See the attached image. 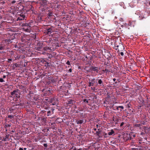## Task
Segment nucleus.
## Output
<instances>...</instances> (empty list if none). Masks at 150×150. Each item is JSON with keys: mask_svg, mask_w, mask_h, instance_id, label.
<instances>
[{"mask_svg": "<svg viewBox=\"0 0 150 150\" xmlns=\"http://www.w3.org/2000/svg\"><path fill=\"white\" fill-rule=\"evenodd\" d=\"M69 71L70 72H72V69L71 68L69 70Z\"/></svg>", "mask_w": 150, "mask_h": 150, "instance_id": "39", "label": "nucleus"}, {"mask_svg": "<svg viewBox=\"0 0 150 150\" xmlns=\"http://www.w3.org/2000/svg\"><path fill=\"white\" fill-rule=\"evenodd\" d=\"M45 53H46V52H43V54H45Z\"/></svg>", "mask_w": 150, "mask_h": 150, "instance_id": "56", "label": "nucleus"}, {"mask_svg": "<svg viewBox=\"0 0 150 150\" xmlns=\"http://www.w3.org/2000/svg\"><path fill=\"white\" fill-rule=\"evenodd\" d=\"M120 54L122 56H123L124 55V53L123 52H121L120 53Z\"/></svg>", "mask_w": 150, "mask_h": 150, "instance_id": "38", "label": "nucleus"}, {"mask_svg": "<svg viewBox=\"0 0 150 150\" xmlns=\"http://www.w3.org/2000/svg\"><path fill=\"white\" fill-rule=\"evenodd\" d=\"M115 84H116V83H117V82H115Z\"/></svg>", "mask_w": 150, "mask_h": 150, "instance_id": "59", "label": "nucleus"}, {"mask_svg": "<svg viewBox=\"0 0 150 150\" xmlns=\"http://www.w3.org/2000/svg\"><path fill=\"white\" fill-rule=\"evenodd\" d=\"M141 126V124H135L134 125V126L136 127H139Z\"/></svg>", "mask_w": 150, "mask_h": 150, "instance_id": "19", "label": "nucleus"}, {"mask_svg": "<svg viewBox=\"0 0 150 150\" xmlns=\"http://www.w3.org/2000/svg\"><path fill=\"white\" fill-rule=\"evenodd\" d=\"M48 15L50 17H51L52 16V12H49L48 13Z\"/></svg>", "mask_w": 150, "mask_h": 150, "instance_id": "20", "label": "nucleus"}, {"mask_svg": "<svg viewBox=\"0 0 150 150\" xmlns=\"http://www.w3.org/2000/svg\"><path fill=\"white\" fill-rule=\"evenodd\" d=\"M12 61V59H8V62H10Z\"/></svg>", "mask_w": 150, "mask_h": 150, "instance_id": "33", "label": "nucleus"}, {"mask_svg": "<svg viewBox=\"0 0 150 150\" xmlns=\"http://www.w3.org/2000/svg\"><path fill=\"white\" fill-rule=\"evenodd\" d=\"M124 124V123L123 122H122L120 125V127H122Z\"/></svg>", "mask_w": 150, "mask_h": 150, "instance_id": "32", "label": "nucleus"}, {"mask_svg": "<svg viewBox=\"0 0 150 150\" xmlns=\"http://www.w3.org/2000/svg\"><path fill=\"white\" fill-rule=\"evenodd\" d=\"M5 126L6 127H10L11 126V125L9 124H7L5 125Z\"/></svg>", "mask_w": 150, "mask_h": 150, "instance_id": "36", "label": "nucleus"}, {"mask_svg": "<svg viewBox=\"0 0 150 150\" xmlns=\"http://www.w3.org/2000/svg\"><path fill=\"white\" fill-rule=\"evenodd\" d=\"M54 124H55L54 122H52V123H51V125H53Z\"/></svg>", "mask_w": 150, "mask_h": 150, "instance_id": "50", "label": "nucleus"}, {"mask_svg": "<svg viewBox=\"0 0 150 150\" xmlns=\"http://www.w3.org/2000/svg\"><path fill=\"white\" fill-rule=\"evenodd\" d=\"M96 81H98V83L99 84L100 86H103V82L101 79H97Z\"/></svg>", "mask_w": 150, "mask_h": 150, "instance_id": "13", "label": "nucleus"}, {"mask_svg": "<svg viewBox=\"0 0 150 150\" xmlns=\"http://www.w3.org/2000/svg\"><path fill=\"white\" fill-rule=\"evenodd\" d=\"M42 44L41 43H39L37 44V45L35 47V48L36 50L38 51H42Z\"/></svg>", "mask_w": 150, "mask_h": 150, "instance_id": "6", "label": "nucleus"}, {"mask_svg": "<svg viewBox=\"0 0 150 150\" xmlns=\"http://www.w3.org/2000/svg\"><path fill=\"white\" fill-rule=\"evenodd\" d=\"M11 40L10 39H6L5 40V42L6 43H7L8 44H9L11 42Z\"/></svg>", "mask_w": 150, "mask_h": 150, "instance_id": "17", "label": "nucleus"}, {"mask_svg": "<svg viewBox=\"0 0 150 150\" xmlns=\"http://www.w3.org/2000/svg\"><path fill=\"white\" fill-rule=\"evenodd\" d=\"M131 105L130 103H129L127 105L128 108H130L131 107Z\"/></svg>", "mask_w": 150, "mask_h": 150, "instance_id": "30", "label": "nucleus"}, {"mask_svg": "<svg viewBox=\"0 0 150 150\" xmlns=\"http://www.w3.org/2000/svg\"><path fill=\"white\" fill-rule=\"evenodd\" d=\"M82 150V149L81 148H80L79 149H78L77 150Z\"/></svg>", "mask_w": 150, "mask_h": 150, "instance_id": "54", "label": "nucleus"}, {"mask_svg": "<svg viewBox=\"0 0 150 150\" xmlns=\"http://www.w3.org/2000/svg\"><path fill=\"white\" fill-rule=\"evenodd\" d=\"M132 136L134 137H135V134H134Z\"/></svg>", "mask_w": 150, "mask_h": 150, "instance_id": "48", "label": "nucleus"}, {"mask_svg": "<svg viewBox=\"0 0 150 150\" xmlns=\"http://www.w3.org/2000/svg\"><path fill=\"white\" fill-rule=\"evenodd\" d=\"M120 21H123V19L122 18H121L120 19Z\"/></svg>", "mask_w": 150, "mask_h": 150, "instance_id": "41", "label": "nucleus"}, {"mask_svg": "<svg viewBox=\"0 0 150 150\" xmlns=\"http://www.w3.org/2000/svg\"><path fill=\"white\" fill-rule=\"evenodd\" d=\"M83 101L84 102H86L87 103H89L88 101L86 99H84Z\"/></svg>", "mask_w": 150, "mask_h": 150, "instance_id": "25", "label": "nucleus"}, {"mask_svg": "<svg viewBox=\"0 0 150 150\" xmlns=\"http://www.w3.org/2000/svg\"><path fill=\"white\" fill-rule=\"evenodd\" d=\"M76 101L74 100H69L67 101V104H73L75 103Z\"/></svg>", "mask_w": 150, "mask_h": 150, "instance_id": "10", "label": "nucleus"}, {"mask_svg": "<svg viewBox=\"0 0 150 150\" xmlns=\"http://www.w3.org/2000/svg\"><path fill=\"white\" fill-rule=\"evenodd\" d=\"M51 112L49 110V111H48L47 112V116H48L49 115H50L51 114Z\"/></svg>", "mask_w": 150, "mask_h": 150, "instance_id": "22", "label": "nucleus"}, {"mask_svg": "<svg viewBox=\"0 0 150 150\" xmlns=\"http://www.w3.org/2000/svg\"><path fill=\"white\" fill-rule=\"evenodd\" d=\"M0 82H4V80L2 78H0Z\"/></svg>", "mask_w": 150, "mask_h": 150, "instance_id": "27", "label": "nucleus"}, {"mask_svg": "<svg viewBox=\"0 0 150 150\" xmlns=\"http://www.w3.org/2000/svg\"><path fill=\"white\" fill-rule=\"evenodd\" d=\"M142 124L143 125H144V124H145V123H144V122H143V123H142Z\"/></svg>", "mask_w": 150, "mask_h": 150, "instance_id": "57", "label": "nucleus"}, {"mask_svg": "<svg viewBox=\"0 0 150 150\" xmlns=\"http://www.w3.org/2000/svg\"><path fill=\"white\" fill-rule=\"evenodd\" d=\"M16 2V1H14V0L13 1L11 2V3L12 4H14V3H15Z\"/></svg>", "mask_w": 150, "mask_h": 150, "instance_id": "37", "label": "nucleus"}, {"mask_svg": "<svg viewBox=\"0 0 150 150\" xmlns=\"http://www.w3.org/2000/svg\"><path fill=\"white\" fill-rule=\"evenodd\" d=\"M25 16L22 13H21L17 19V21L24 20Z\"/></svg>", "mask_w": 150, "mask_h": 150, "instance_id": "7", "label": "nucleus"}, {"mask_svg": "<svg viewBox=\"0 0 150 150\" xmlns=\"http://www.w3.org/2000/svg\"><path fill=\"white\" fill-rule=\"evenodd\" d=\"M93 129L94 131H96L97 130V129L96 128H94Z\"/></svg>", "mask_w": 150, "mask_h": 150, "instance_id": "51", "label": "nucleus"}, {"mask_svg": "<svg viewBox=\"0 0 150 150\" xmlns=\"http://www.w3.org/2000/svg\"><path fill=\"white\" fill-rule=\"evenodd\" d=\"M144 18V17L142 16H139V19L140 20H142Z\"/></svg>", "mask_w": 150, "mask_h": 150, "instance_id": "23", "label": "nucleus"}, {"mask_svg": "<svg viewBox=\"0 0 150 150\" xmlns=\"http://www.w3.org/2000/svg\"><path fill=\"white\" fill-rule=\"evenodd\" d=\"M14 110V109H12V108H11V109H9V111L11 112H12L13 110Z\"/></svg>", "mask_w": 150, "mask_h": 150, "instance_id": "35", "label": "nucleus"}, {"mask_svg": "<svg viewBox=\"0 0 150 150\" xmlns=\"http://www.w3.org/2000/svg\"><path fill=\"white\" fill-rule=\"evenodd\" d=\"M114 110L116 109L118 111L121 112L124 109V107L123 106H115L114 107Z\"/></svg>", "mask_w": 150, "mask_h": 150, "instance_id": "9", "label": "nucleus"}, {"mask_svg": "<svg viewBox=\"0 0 150 150\" xmlns=\"http://www.w3.org/2000/svg\"><path fill=\"white\" fill-rule=\"evenodd\" d=\"M91 69L93 70V71H96L97 73H98L99 70V68L98 67H94L93 66L91 67Z\"/></svg>", "mask_w": 150, "mask_h": 150, "instance_id": "11", "label": "nucleus"}, {"mask_svg": "<svg viewBox=\"0 0 150 150\" xmlns=\"http://www.w3.org/2000/svg\"><path fill=\"white\" fill-rule=\"evenodd\" d=\"M149 107H150V103L149 104Z\"/></svg>", "mask_w": 150, "mask_h": 150, "instance_id": "60", "label": "nucleus"}, {"mask_svg": "<svg viewBox=\"0 0 150 150\" xmlns=\"http://www.w3.org/2000/svg\"><path fill=\"white\" fill-rule=\"evenodd\" d=\"M41 121L44 122H45L46 121V118H41Z\"/></svg>", "mask_w": 150, "mask_h": 150, "instance_id": "21", "label": "nucleus"}, {"mask_svg": "<svg viewBox=\"0 0 150 150\" xmlns=\"http://www.w3.org/2000/svg\"><path fill=\"white\" fill-rule=\"evenodd\" d=\"M83 122V121L82 120H77L76 121V122L77 124H82Z\"/></svg>", "mask_w": 150, "mask_h": 150, "instance_id": "14", "label": "nucleus"}, {"mask_svg": "<svg viewBox=\"0 0 150 150\" xmlns=\"http://www.w3.org/2000/svg\"><path fill=\"white\" fill-rule=\"evenodd\" d=\"M4 49V47L3 46L1 47H0V50H2Z\"/></svg>", "mask_w": 150, "mask_h": 150, "instance_id": "29", "label": "nucleus"}, {"mask_svg": "<svg viewBox=\"0 0 150 150\" xmlns=\"http://www.w3.org/2000/svg\"><path fill=\"white\" fill-rule=\"evenodd\" d=\"M53 32L52 29L51 28L48 27L45 30V33L46 35H50Z\"/></svg>", "mask_w": 150, "mask_h": 150, "instance_id": "5", "label": "nucleus"}, {"mask_svg": "<svg viewBox=\"0 0 150 150\" xmlns=\"http://www.w3.org/2000/svg\"><path fill=\"white\" fill-rule=\"evenodd\" d=\"M114 131L113 129H111V131L108 133V134L109 135H111L114 134Z\"/></svg>", "mask_w": 150, "mask_h": 150, "instance_id": "16", "label": "nucleus"}, {"mask_svg": "<svg viewBox=\"0 0 150 150\" xmlns=\"http://www.w3.org/2000/svg\"><path fill=\"white\" fill-rule=\"evenodd\" d=\"M113 120L115 122H118V120L117 119H115V118H114L113 119Z\"/></svg>", "mask_w": 150, "mask_h": 150, "instance_id": "31", "label": "nucleus"}, {"mask_svg": "<svg viewBox=\"0 0 150 150\" xmlns=\"http://www.w3.org/2000/svg\"><path fill=\"white\" fill-rule=\"evenodd\" d=\"M144 134V132H142L141 133H140V134H141V135H143V134Z\"/></svg>", "mask_w": 150, "mask_h": 150, "instance_id": "43", "label": "nucleus"}, {"mask_svg": "<svg viewBox=\"0 0 150 150\" xmlns=\"http://www.w3.org/2000/svg\"><path fill=\"white\" fill-rule=\"evenodd\" d=\"M149 4L150 5V1L149 3Z\"/></svg>", "mask_w": 150, "mask_h": 150, "instance_id": "58", "label": "nucleus"}, {"mask_svg": "<svg viewBox=\"0 0 150 150\" xmlns=\"http://www.w3.org/2000/svg\"><path fill=\"white\" fill-rule=\"evenodd\" d=\"M6 138H8V136L7 135H6Z\"/></svg>", "mask_w": 150, "mask_h": 150, "instance_id": "47", "label": "nucleus"}, {"mask_svg": "<svg viewBox=\"0 0 150 150\" xmlns=\"http://www.w3.org/2000/svg\"><path fill=\"white\" fill-rule=\"evenodd\" d=\"M66 64H67L68 65H70V62L69 61H68L67 62H66Z\"/></svg>", "mask_w": 150, "mask_h": 150, "instance_id": "26", "label": "nucleus"}, {"mask_svg": "<svg viewBox=\"0 0 150 150\" xmlns=\"http://www.w3.org/2000/svg\"><path fill=\"white\" fill-rule=\"evenodd\" d=\"M43 50L44 51H46L47 50H51V47H44L43 48Z\"/></svg>", "mask_w": 150, "mask_h": 150, "instance_id": "15", "label": "nucleus"}, {"mask_svg": "<svg viewBox=\"0 0 150 150\" xmlns=\"http://www.w3.org/2000/svg\"><path fill=\"white\" fill-rule=\"evenodd\" d=\"M113 80L114 81H115L116 80V79H115V78H114V79H113Z\"/></svg>", "mask_w": 150, "mask_h": 150, "instance_id": "46", "label": "nucleus"}, {"mask_svg": "<svg viewBox=\"0 0 150 150\" xmlns=\"http://www.w3.org/2000/svg\"><path fill=\"white\" fill-rule=\"evenodd\" d=\"M68 67H70V66H69Z\"/></svg>", "mask_w": 150, "mask_h": 150, "instance_id": "64", "label": "nucleus"}, {"mask_svg": "<svg viewBox=\"0 0 150 150\" xmlns=\"http://www.w3.org/2000/svg\"><path fill=\"white\" fill-rule=\"evenodd\" d=\"M19 150H23V149L22 148L20 147L19 148Z\"/></svg>", "mask_w": 150, "mask_h": 150, "instance_id": "40", "label": "nucleus"}, {"mask_svg": "<svg viewBox=\"0 0 150 150\" xmlns=\"http://www.w3.org/2000/svg\"><path fill=\"white\" fill-rule=\"evenodd\" d=\"M23 149V150H26V148H24Z\"/></svg>", "mask_w": 150, "mask_h": 150, "instance_id": "55", "label": "nucleus"}, {"mask_svg": "<svg viewBox=\"0 0 150 150\" xmlns=\"http://www.w3.org/2000/svg\"><path fill=\"white\" fill-rule=\"evenodd\" d=\"M131 137H130V140H131Z\"/></svg>", "mask_w": 150, "mask_h": 150, "instance_id": "61", "label": "nucleus"}, {"mask_svg": "<svg viewBox=\"0 0 150 150\" xmlns=\"http://www.w3.org/2000/svg\"><path fill=\"white\" fill-rule=\"evenodd\" d=\"M96 126L97 128H98V127L99 125H96Z\"/></svg>", "mask_w": 150, "mask_h": 150, "instance_id": "49", "label": "nucleus"}, {"mask_svg": "<svg viewBox=\"0 0 150 150\" xmlns=\"http://www.w3.org/2000/svg\"><path fill=\"white\" fill-rule=\"evenodd\" d=\"M11 132H14V130H12V131H11Z\"/></svg>", "mask_w": 150, "mask_h": 150, "instance_id": "53", "label": "nucleus"}, {"mask_svg": "<svg viewBox=\"0 0 150 150\" xmlns=\"http://www.w3.org/2000/svg\"><path fill=\"white\" fill-rule=\"evenodd\" d=\"M118 46H119L117 45V47H118Z\"/></svg>", "mask_w": 150, "mask_h": 150, "instance_id": "62", "label": "nucleus"}, {"mask_svg": "<svg viewBox=\"0 0 150 150\" xmlns=\"http://www.w3.org/2000/svg\"><path fill=\"white\" fill-rule=\"evenodd\" d=\"M95 79H93L91 80H89V82L88 83V86L90 87L91 86H93L94 84L95 83Z\"/></svg>", "mask_w": 150, "mask_h": 150, "instance_id": "8", "label": "nucleus"}, {"mask_svg": "<svg viewBox=\"0 0 150 150\" xmlns=\"http://www.w3.org/2000/svg\"><path fill=\"white\" fill-rule=\"evenodd\" d=\"M39 17H40V19H39L40 20H41L42 19V18L41 17H40V16H39L38 18H39Z\"/></svg>", "mask_w": 150, "mask_h": 150, "instance_id": "44", "label": "nucleus"}, {"mask_svg": "<svg viewBox=\"0 0 150 150\" xmlns=\"http://www.w3.org/2000/svg\"><path fill=\"white\" fill-rule=\"evenodd\" d=\"M31 23H29L23 24L22 26L23 27V30L24 31L28 32H30L31 30Z\"/></svg>", "mask_w": 150, "mask_h": 150, "instance_id": "1", "label": "nucleus"}, {"mask_svg": "<svg viewBox=\"0 0 150 150\" xmlns=\"http://www.w3.org/2000/svg\"><path fill=\"white\" fill-rule=\"evenodd\" d=\"M44 146L45 147H46L47 146V144H43Z\"/></svg>", "mask_w": 150, "mask_h": 150, "instance_id": "34", "label": "nucleus"}, {"mask_svg": "<svg viewBox=\"0 0 150 150\" xmlns=\"http://www.w3.org/2000/svg\"><path fill=\"white\" fill-rule=\"evenodd\" d=\"M3 79L5 78H6V76L4 75L3 76Z\"/></svg>", "mask_w": 150, "mask_h": 150, "instance_id": "42", "label": "nucleus"}, {"mask_svg": "<svg viewBox=\"0 0 150 150\" xmlns=\"http://www.w3.org/2000/svg\"><path fill=\"white\" fill-rule=\"evenodd\" d=\"M99 129H98V131L96 132V134L99 138H101L102 137V136L100 134L101 131H99Z\"/></svg>", "mask_w": 150, "mask_h": 150, "instance_id": "12", "label": "nucleus"}, {"mask_svg": "<svg viewBox=\"0 0 150 150\" xmlns=\"http://www.w3.org/2000/svg\"><path fill=\"white\" fill-rule=\"evenodd\" d=\"M102 71H105L106 72H107L109 71L108 70L106 69H105V70H103Z\"/></svg>", "mask_w": 150, "mask_h": 150, "instance_id": "28", "label": "nucleus"}, {"mask_svg": "<svg viewBox=\"0 0 150 150\" xmlns=\"http://www.w3.org/2000/svg\"><path fill=\"white\" fill-rule=\"evenodd\" d=\"M18 89H17L16 90L13 91L11 93V95L14 97H16L17 98H19L20 97V94L18 92Z\"/></svg>", "mask_w": 150, "mask_h": 150, "instance_id": "2", "label": "nucleus"}, {"mask_svg": "<svg viewBox=\"0 0 150 150\" xmlns=\"http://www.w3.org/2000/svg\"><path fill=\"white\" fill-rule=\"evenodd\" d=\"M52 114H53V111H52Z\"/></svg>", "mask_w": 150, "mask_h": 150, "instance_id": "63", "label": "nucleus"}, {"mask_svg": "<svg viewBox=\"0 0 150 150\" xmlns=\"http://www.w3.org/2000/svg\"><path fill=\"white\" fill-rule=\"evenodd\" d=\"M92 89H93V90H94L95 89V88H93H93L92 87L91 88Z\"/></svg>", "mask_w": 150, "mask_h": 150, "instance_id": "52", "label": "nucleus"}, {"mask_svg": "<svg viewBox=\"0 0 150 150\" xmlns=\"http://www.w3.org/2000/svg\"><path fill=\"white\" fill-rule=\"evenodd\" d=\"M61 45H59L58 42H55L52 43V47H51V50H56L57 47H59Z\"/></svg>", "mask_w": 150, "mask_h": 150, "instance_id": "4", "label": "nucleus"}, {"mask_svg": "<svg viewBox=\"0 0 150 150\" xmlns=\"http://www.w3.org/2000/svg\"><path fill=\"white\" fill-rule=\"evenodd\" d=\"M73 150H76V147H74L73 149Z\"/></svg>", "mask_w": 150, "mask_h": 150, "instance_id": "45", "label": "nucleus"}, {"mask_svg": "<svg viewBox=\"0 0 150 150\" xmlns=\"http://www.w3.org/2000/svg\"><path fill=\"white\" fill-rule=\"evenodd\" d=\"M39 2L40 4V7H43L47 8V1L46 0H40Z\"/></svg>", "mask_w": 150, "mask_h": 150, "instance_id": "3", "label": "nucleus"}, {"mask_svg": "<svg viewBox=\"0 0 150 150\" xmlns=\"http://www.w3.org/2000/svg\"><path fill=\"white\" fill-rule=\"evenodd\" d=\"M8 118L11 119L13 117V115H9L8 116Z\"/></svg>", "mask_w": 150, "mask_h": 150, "instance_id": "24", "label": "nucleus"}, {"mask_svg": "<svg viewBox=\"0 0 150 150\" xmlns=\"http://www.w3.org/2000/svg\"><path fill=\"white\" fill-rule=\"evenodd\" d=\"M47 8H46L45 7H44L43 8H41V10L42 11H45H45H47Z\"/></svg>", "mask_w": 150, "mask_h": 150, "instance_id": "18", "label": "nucleus"}]
</instances>
